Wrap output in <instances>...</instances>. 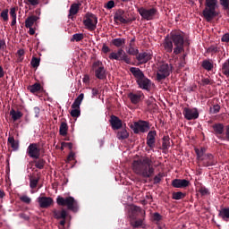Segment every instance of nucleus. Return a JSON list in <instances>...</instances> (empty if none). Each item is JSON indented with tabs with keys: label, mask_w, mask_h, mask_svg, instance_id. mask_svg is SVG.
Returning <instances> with one entry per match:
<instances>
[{
	"label": "nucleus",
	"mask_w": 229,
	"mask_h": 229,
	"mask_svg": "<svg viewBox=\"0 0 229 229\" xmlns=\"http://www.w3.org/2000/svg\"><path fill=\"white\" fill-rule=\"evenodd\" d=\"M67 131H69V125H66V123L62 122L60 123V136L65 137Z\"/></svg>",
	"instance_id": "obj_35"
},
{
	"label": "nucleus",
	"mask_w": 229,
	"mask_h": 229,
	"mask_svg": "<svg viewBox=\"0 0 229 229\" xmlns=\"http://www.w3.org/2000/svg\"><path fill=\"white\" fill-rule=\"evenodd\" d=\"M219 47L217 46H210L208 48V53H210L212 55H216V53H219Z\"/></svg>",
	"instance_id": "obj_43"
},
{
	"label": "nucleus",
	"mask_w": 229,
	"mask_h": 229,
	"mask_svg": "<svg viewBox=\"0 0 229 229\" xmlns=\"http://www.w3.org/2000/svg\"><path fill=\"white\" fill-rule=\"evenodd\" d=\"M27 90L31 92V94L38 93L39 91H42V85H39L38 82L33 83V85H29L27 87Z\"/></svg>",
	"instance_id": "obj_27"
},
{
	"label": "nucleus",
	"mask_w": 229,
	"mask_h": 229,
	"mask_svg": "<svg viewBox=\"0 0 229 229\" xmlns=\"http://www.w3.org/2000/svg\"><path fill=\"white\" fill-rule=\"evenodd\" d=\"M195 154L197 155V161L201 163L203 167H211L216 164L212 154H206V148H195Z\"/></svg>",
	"instance_id": "obj_5"
},
{
	"label": "nucleus",
	"mask_w": 229,
	"mask_h": 229,
	"mask_svg": "<svg viewBox=\"0 0 229 229\" xmlns=\"http://www.w3.org/2000/svg\"><path fill=\"white\" fill-rule=\"evenodd\" d=\"M27 2H28L31 6H38V4H40V0H27Z\"/></svg>",
	"instance_id": "obj_53"
},
{
	"label": "nucleus",
	"mask_w": 229,
	"mask_h": 229,
	"mask_svg": "<svg viewBox=\"0 0 229 229\" xmlns=\"http://www.w3.org/2000/svg\"><path fill=\"white\" fill-rule=\"evenodd\" d=\"M137 12L138 13H140L143 21H153L158 13V10H157V8L155 7H152L150 9H146L145 7H139L137 9Z\"/></svg>",
	"instance_id": "obj_12"
},
{
	"label": "nucleus",
	"mask_w": 229,
	"mask_h": 229,
	"mask_svg": "<svg viewBox=\"0 0 229 229\" xmlns=\"http://www.w3.org/2000/svg\"><path fill=\"white\" fill-rule=\"evenodd\" d=\"M54 218H55V220H66V218H69V212L64 208L54 210Z\"/></svg>",
	"instance_id": "obj_23"
},
{
	"label": "nucleus",
	"mask_w": 229,
	"mask_h": 229,
	"mask_svg": "<svg viewBox=\"0 0 229 229\" xmlns=\"http://www.w3.org/2000/svg\"><path fill=\"white\" fill-rule=\"evenodd\" d=\"M130 72L132 74V77H135L137 86L140 87L141 90L149 92L151 87L150 79H148L144 75V72H142L141 70H139V68L132 67L130 69Z\"/></svg>",
	"instance_id": "obj_3"
},
{
	"label": "nucleus",
	"mask_w": 229,
	"mask_h": 229,
	"mask_svg": "<svg viewBox=\"0 0 229 229\" xmlns=\"http://www.w3.org/2000/svg\"><path fill=\"white\" fill-rule=\"evenodd\" d=\"M83 24L89 31H96L98 28V16L92 13H87L84 15Z\"/></svg>",
	"instance_id": "obj_10"
},
{
	"label": "nucleus",
	"mask_w": 229,
	"mask_h": 229,
	"mask_svg": "<svg viewBox=\"0 0 229 229\" xmlns=\"http://www.w3.org/2000/svg\"><path fill=\"white\" fill-rule=\"evenodd\" d=\"M0 17H2V19L4 21H8V9H4V11H2V13H0Z\"/></svg>",
	"instance_id": "obj_48"
},
{
	"label": "nucleus",
	"mask_w": 229,
	"mask_h": 229,
	"mask_svg": "<svg viewBox=\"0 0 229 229\" xmlns=\"http://www.w3.org/2000/svg\"><path fill=\"white\" fill-rule=\"evenodd\" d=\"M39 182V178H31L30 181H29V187H30L32 190L35 188L40 189L42 186H38V182Z\"/></svg>",
	"instance_id": "obj_36"
},
{
	"label": "nucleus",
	"mask_w": 229,
	"mask_h": 229,
	"mask_svg": "<svg viewBox=\"0 0 229 229\" xmlns=\"http://www.w3.org/2000/svg\"><path fill=\"white\" fill-rule=\"evenodd\" d=\"M83 40V33H76L72 35L71 42H81Z\"/></svg>",
	"instance_id": "obj_40"
},
{
	"label": "nucleus",
	"mask_w": 229,
	"mask_h": 229,
	"mask_svg": "<svg viewBox=\"0 0 229 229\" xmlns=\"http://www.w3.org/2000/svg\"><path fill=\"white\" fill-rule=\"evenodd\" d=\"M93 72H95V78H98V80L106 79V71L104 70L102 62L95 61L93 63Z\"/></svg>",
	"instance_id": "obj_13"
},
{
	"label": "nucleus",
	"mask_w": 229,
	"mask_h": 229,
	"mask_svg": "<svg viewBox=\"0 0 229 229\" xmlns=\"http://www.w3.org/2000/svg\"><path fill=\"white\" fill-rule=\"evenodd\" d=\"M144 98V93L137 91V93H128V99L131 100V104L137 105Z\"/></svg>",
	"instance_id": "obj_18"
},
{
	"label": "nucleus",
	"mask_w": 229,
	"mask_h": 229,
	"mask_svg": "<svg viewBox=\"0 0 229 229\" xmlns=\"http://www.w3.org/2000/svg\"><path fill=\"white\" fill-rule=\"evenodd\" d=\"M18 217H20V219H22L24 221H29V216H27V214L20 213L18 215Z\"/></svg>",
	"instance_id": "obj_57"
},
{
	"label": "nucleus",
	"mask_w": 229,
	"mask_h": 229,
	"mask_svg": "<svg viewBox=\"0 0 229 229\" xmlns=\"http://www.w3.org/2000/svg\"><path fill=\"white\" fill-rule=\"evenodd\" d=\"M6 46V43L4 40L0 39V49H4V47Z\"/></svg>",
	"instance_id": "obj_63"
},
{
	"label": "nucleus",
	"mask_w": 229,
	"mask_h": 229,
	"mask_svg": "<svg viewBox=\"0 0 229 229\" xmlns=\"http://www.w3.org/2000/svg\"><path fill=\"white\" fill-rule=\"evenodd\" d=\"M17 9L15 7H12L11 11H10V15L12 17V19L13 18H17Z\"/></svg>",
	"instance_id": "obj_54"
},
{
	"label": "nucleus",
	"mask_w": 229,
	"mask_h": 229,
	"mask_svg": "<svg viewBox=\"0 0 229 229\" xmlns=\"http://www.w3.org/2000/svg\"><path fill=\"white\" fill-rule=\"evenodd\" d=\"M27 155L29 157L32 159H38L39 158V147L36 143L29 144L27 147Z\"/></svg>",
	"instance_id": "obj_17"
},
{
	"label": "nucleus",
	"mask_w": 229,
	"mask_h": 229,
	"mask_svg": "<svg viewBox=\"0 0 229 229\" xmlns=\"http://www.w3.org/2000/svg\"><path fill=\"white\" fill-rule=\"evenodd\" d=\"M55 203L60 207H66V209L71 210V212H77V201L72 197H61L57 196L55 199Z\"/></svg>",
	"instance_id": "obj_8"
},
{
	"label": "nucleus",
	"mask_w": 229,
	"mask_h": 229,
	"mask_svg": "<svg viewBox=\"0 0 229 229\" xmlns=\"http://www.w3.org/2000/svg\"><path fill=\"white\" fill-rule=\"evenodd\" d=\"M201 67L203 68V70H206L207 72H212V62H210V60H203V62H201Z\"/></svg>",
	"instance_id": "obj_33"
},
{
	"label": "nucleus",
	"mask_w": 229,
	"mask_h": 229,
	"mask_svg": "<svg viewBox=\"0 0 229 229\" xmlns=\"http://www.w3.org/2000/svg\"><path fill=\"white\" fill-rule=\"evenodd\" d=\"M74 157H75V154L71 152V153H69V157H66V160L72 161L74 159Z\"/></svg>",
	"instance_id": "obj_62"
},
{
	"label": "nucleus",
	"mask_w": 229,
	"mask_h": 229,
	"mask_svg": "<svg viewBox=\"0 0 229 229\" xmlns=\"http://www.w3.org/2000/svg\"><path fill=\"white\" fill-rule=\"evenodd\" d=\"M38 160H34L33 164L36 165V168L42 170L44 169V164H46V161H44V159L42 158H36Z\"/></svg>",
	"instance_id": "obj_38"
},
{
	"label": "nucleus",
	"mask_w": 229,
	"mask_h": 229,
	"mask_svg": "<svg viewBox=\"0 0 229 229\" xmlns=\"http://www.w3.org/2000/svg\"><path fill=\"white\" fill-rule=\"evenodd\" d=\"M221 73L229 78V59L225 60L224 64H221Z\"/></svg>",
	"instance_id": "obj_30"
},
{
	"label": "nucleus",
	"mask_w": 229,
	"mask_h": 229,
	"mask_svg": "<svg viewBox=\"0 0 229 229\" xmlns=\"http://www.w3.org/2000/svg\"><path fill=\"white\" fill-rule=\"evenodd\" d=\"M170 38L174 44V55H182L183 58H185L187 55L185 54V49L183 48V44H185L183 35H182L180 32H172L170 34Z\"/></svg>",
	"instance_id": "obj_4"
},
{
	"label": "nucleus",
	"mask_w": 229,
	"mask_h": 229,
	"mask_svg": "<svg viewBox=\"0 0 229 229\" xmlns=\"http://www.w3.org/2000/svg\"><path fill=\"white\" fill-rule=\"evenodd\" d=\"M81 6V4H76V3L72 4L70 6L69 14H68L69 19H72V16L76 15L78 12H80Z\"/></svg>",
	"instance_id": "obj_24"
},
{
	"label": "nucleus",
	"mask_w": 229,
	"mask_h": 229,
	"mask_svg": "<svg viewBox=\"0 0 229 229\" xmlns=\"http://www.w3.org/2000/svg\"><path fill=\"white\" fill-rule=\"evenodd\" d=\"M18 56H23L24 55V49H19L17 51Z\"/></svg>",
	"instance_id": "obj_64"
},
{
	"label": "nucleus",
	"mask_w": 229,
	"mask_h": 229,
	"mask_svg": "<svg viewBox=\"0 0 229 229\" xmlns=\"http://www.w3.org/2000/svg\"><path fill=\"white\" fill-rule=\"evenodd\" d=\"M199 194H201V196H207L208 194V189L204 186L199 187Z\"/></svg>",
	"instance_id": "obj_47"
},
{
	"label": "nucleus",
	"mask_w": 229,
	"mask_h": 229,
	"mask_svg": "<svg viewBox=\"0 0 229 229\" xmlns=\"http://www.w3.org/2000/svg\"><path fill=\"white\" fill-rule=\"evenodd\" d=\"M131 167L132 173L141 176V178H150L155 174V168L152 167V161L148 157L132 161Z\"/></svg>",
	"instance_id": "obj_1"
},
{
	"label": "nucleus",
	"mask_w": 229,
	"mask_h": 229,
	"mask_svg": "<svg viewBox=\"0 0 229 229\" xmlns=\"http://www.w3.org/2000/svg\"><path fill=\"white\" fill-rule=\"evenodd\" d=\"M161 182V174L155 175L153 178V184H157Z\"/></svg>",
	"instance_id": "obj_55"
},
{
	"label": "nucleus",
	"mask_w": 229,
	"mask_h": 229,
	"mask_svg": "<svg viewBox=\"0 0 229 229\" xmlns=\"http://www.w3.org/2000/svg\"><path fill=\"white\" fill-rule=\"evenodd\" d=\"M9 115L12 116V120H13V122H16L22 118V112L12 109V111H9Z\"/></svg>",
	"instance_id": "obj_31"
},
{
	"label": "nucleus",
	"mask_w": 229,
	"mask_h": 229,
	"mask_svg": "<svg viewBox=\"0 0 229 229\" xmlns=\"http://www.w3.org/2000/svg\"><path fill=\"white\" fill-rule=\"evenodd\" d=\"M212 134H215L216 139L229 142V124L223 125L221 123L212 124Z\"/></svg>",
	"instance_id": "obj_7"
},
{
	"label": "nucleus",
	"mask_w": 229,
	"mask_h": 229,
	"mask_svg": "<svg viewBox=\"0 0 229 229\" xmlns=\"http://www.w3.org/2000/svg\"><path fill=\"white\" fill-rule=\"evenodd\" d=\"M20 202H22L26 205L31 204V198H29L27 195L20 196Z\"/></svg>",
	"instance_id": "obj_41"
},
{
	"label": "nucleus",
	"mask_w": 229,
	"mask_h": 229,
	"mask_svg": "<svg viewBox=\"0 0 229 229\" xmlns=\"http://www.w3.org/2000/svg\"><path fill=\"white\" fill-rule=\"evenodd\" d=\"M131 214V227L132 229L145 228L144 216L146 212L137 206L132 207Z\"/></svg>",
	"instance_id": "obj_2"
},
{
	"label": "nucleus",
	"mask_w": 229,
	"mask_h": 229,
	"mask_svg": "<svg viewBox=\"0 0 229 229\" xmlns=\"http://www.w3.org/2000/svg\"><path fill=\"white\" fill-rule=\"evenodd\" d=\"M39 19L40 18L36 15L29 16L25 20V28H33V24H35L37 22V21H38Z\"/></svg>",
	"instance_id": "obj_25"
},
{
	"label": "nucleus",
	"mask_w": 229,
	"mask_h": 229,
	"mask_svg": "<svg viewBox=\"0 0 229 229\" xmlns=\"http://www.w3.org/2000/svg\"><path fill=\"white\" fill-rule=\"evenodd\" d=\"M154 101H155V98H150V100L147 102V106H148V109L157 110V104L153 103Z\"/></svg>",
	"instance_id": "obj_45"
},
{
	"label": "nucleus",
	"mask_w": 229,
	"mask_h": 229,
	"mask_svg": "<svg viewBox=\"0 0 229 229\" xmlns=\"http://www.w3.org/2000/svg\"><path fill=\"white\" fill-rule=\"evenodd\" d=\"M173 188L183 189L190 185V182L185 179H174L172 182Z\"/></svg>",
	"instance_id": "obj_22"
},
{
	"label": "nucleus",
	"mask_w": 229,
	"mask_h": 229,
	"mask_svg": "<svg viewBox=\"0 0 229 229\" xmlns=\"http://www.w3.org/2000/svg\"><path fill=\"white\" fill-rule=\"evenodd\" d=\"M102 53H104L105 55H106L107 53H110V47L108 46H106V43H104L102 45V49H101Z\"/></svg>",
	"instance_id": "obj_51"
},
{
	"label": "nucleus",
	"mask_w": 229,
	"mask_h": 229,
	"mask_svg": "<svg viewBox=\"0 0 229 229\" xmlns=\"http://www.w3.org/2000/svg\"><path fill=\"white\" fill-rule=\"evenodd\" d=\"M33 114H34V117L36 118L39 117V107L38 106L33 107Z\"/></svg>",
	"instance_id": "obj_60"
},
{
	"label": "nucleus",
	"mask_w": 229,
	"mask_h": 229,
	"mask_svg": "<svg viewBox=\"0 0 229 229\" xmlns=\"http://www.w3.org/2000/svg\"><path fill=\"white\" fill-rule=\"evenodd\" d=\"M127 53L131 56H137V54L139 53V49L135 48V47H129Z\"/></svg>",
	"instance_id": "obj_44"
},
{
	"label": "nucleus",
	"mask_w": 229,
	"mask_h": 229,
	"mask_svg": "<svg viewBox=\"0 0 229 229\" xmlns=\"http://www.w3.org/2000/svg\"><path fill=\"white\" fill-rule=\"evenodd\" d=\"M7 143L10 147H12V148H13V150L18 149V141H15L13 136H9V138L7 139Z\"/></svg>",
	"instance_id": "obj_37"
},
{
	"label": "nucleus",
	"mask_w": 229,
	"mask_h": 229,
	"mask_svg": "<svg viewBox=\"0 0 229 229\" xmlns=\"http://www.w3.org/2000/svg\"><path fill=\"white\" fill-rule=\"evenodd\" d=\"M112 46H114V47H123V46L126 44V38H116L112 39L111 41Z\"/></svg>",
	"instance_id": "obj_28"
},
{
	"label": "nucleus",
	"mask_w": 229,
	"mask_h": 229,
	"mask_svg": "<svg viewBox=\"0 0 229 229\" xmlns=\"http://www.w3.org/2000/svg\"><path fill=\"white\" fill-rule=\"evenodd\" d=\"M206 7L202 12V15L207 22L213 21L215 17L219 15V13L216 11L217 8V0H206Z\"/></svg>",
	"instance_id": "obj_6"
},
{
	"label": "nucleus",
	"mask_w": 229,
	"mask_h": 229,
	"mask_svg": "<svg viewBox=\"0 0 229 229\" xmlns=\"http://www.w3.org/2000/svg\"><path fill=\"white\" fill-rule=\"evenodd\" d=\"M211 84H212V81H210V79H208V78L201 79V86H207Z\"/></svg>",
	"instance_id": "obj_52"
},
{
	"label": "nucleus",
	"mask_w": 229,
	"mask_h": 229,
	"mask_svg": "<svg viewBox=\"0 0 229 229\" xmlns=\"http://www.w3.org/2000/svg\"><path fill=\"white\" fill-rule=\"evenodd\" d=\"M114 6H115V2H114V0H110L107 2V4H106L107 10H112V8H114Z\"/></svg>",
	"instance_id": "obj_56"
},
{
	"label": "nucleus",
	"mask_w": 229,
	"mask_h": 229,
	"mask_svg": "<svg viewBox=\"0 0 229 229\" xmlns=\"http://www.w3.org/2000/svg\"><path fill=\"white\" fill-rule=\"evenodd\" d=\"M64 148L72 149V144L71 142H62V147L60 148V149L64 150Z\"/></svg>",
	"instance_id": "obj_46"
},
{
	"label": "nucleus",
	"mask_w": 229,
	"mask_h": 229,
	"mask_svg": "<svg viewBox=\"0 0 229 229\" xmlns=\"http://www.w3.org/2000/svg\"><path fill=\"white\" fill-rule=\"evenodd\" d=\"M131 130H132V133L139 134V133H146L149 132L150 130V123L146 121H137L132 123L131 125Z\"/></svg>",
	"instance_id": "obj_11"
},
{
	"label": "nucleus",
	"mask_w": 229,
	"mask_h": 229,
	"mask_svg": "<svg viewBox=\"0 0 229 229\" xmlns=\"http://www.w3.org/2000/svg\"><path fill=\"white\" fill-rule=\"evenodd\" d=\"M38 204L40 208H48L53 206V199L51 197H38Z\"/></svg>",
	"instance_id": "obj_19"
},
{
	"label": "nucleus",
	"mask_w": 229,
	"mask_h": 229,
	"mask_svg": "<svg viewBox=\"0 0 229 229\" xmlns=\"http://www.w3.org/2000/svg\"><path fill=\"white\" fill-rule=\"evenodd\" d=\"M172 72L173 65L166 63H161L157 67V74H156V80H157V81H162L165 80V78H168Z\"/></svg>",
	"instance_id": "obj_9"
},
{
	"label": "nucleus",
	"mask_w": 229,
	"mask_h": 229,
	"mask_svg": "<svg viewBox=\"0 0 229 229\" xmlns=\"http://www.w3.org/2000/svg\"><path fill=\"white\" fill-rule=\"evenodd\" d=\"M219 218L224 222H229V208H223L219 210Z\"/></svg>",
	"instance_id": "obj_26"
},
{
	"label": "nucleus",
	"mask_w": 229,
	"mask_h": 229,
	"mask_svg": "<svg viewBox=\"0 0 229 229\" xmlns=\"http://www.w3.org/2000/svg\"><path fill=\"white\" fill-rule=\"evenodd\" d=\"M116 55L118 58H123L125 55L124 50H123V48H119Z\"/></svg>",
	"instance_id": "obj_59"
},
{
	"label": "nucleus",
	"mask_w": 229,
	"mask_h": 229,
	"mask_svg": "<svg viewBox=\"0 0 229 229\" xmlns=\"http://www.w3.org/2000/svg\"><path fill=\"white\" fill-rule=\"evenodd\" d=\"M183 118L188 121L197 120L199 118V111L197 108L183 107Z\"/></svg>",
	"instance_id": "obj_16"
},
{
	"label": "nucleus",
	"mask_w": 229,
	"mask_h": 229,
	"mask_svg": "<svg viewBox=\"0 0 229 229\" xmlns=\"http://www.w3.org/2000/svg\"><path fill=\"white\" fill-rule=\"evenodd\" d=\"M39 66V58H31V67L38 68Z\"/></svg>",
	"instance_id": "obj_49"
},
{
	"label": "nucleus",
	"mask_w": 229,
	"mask_h": 229,
	"mask_svg": "<svg viewBox=\"0 0 229 229\" xmlns=\"http://www.w3.org/2000/svg\"><path fill=\"white\" fill-rule=\"evenodd\" d=\"M183 198H185V193L181 191L173 192V199L180 200V199H183Z\"/></svg>",
	"instance_id": "obj_39"
},
{
	"label": "nucleus",
	"mask_w": 229,
	"mask_h": 229,
	"mask_svg": "<svg viewBox=\"0 0 229 229\" xmlns=\"http://www.w3.org/2000/svg\"><path fill=\"white\" fill-rule=\"evenodd\" d=\"M221 110V106L218 105H212V107H210V114H216Z\"/></svg>",
	"instance_id": "obj_42"
},
{
	"label": "nucleus",
	"mask_w": 229,
	"mask_h": 229,
	"mask_svg": "<svg viewBox=\"0 0 229 229\" xmlns=\"http://www.w3.org/2000/svg\"><path fill=\"white\" fill-rule=\"evenodd\" d=\"M173 40L166 38L164 42V47L166 53H173Z\"/></svg>",
	"instance_id": "obj_32"
},
{
	"label": "nucleus",
	"mask_w": 229,
	"mask_h": 229,
	"mask_svg": "<svg viewBox=\"0 0 229 229\" xmlns=\"http://www.w3.org/2000/svg\"><path fill=\"white\" fill-rule=\"evenodd\" d=\"M153 220L156 222L161 221V215L159 213H154L153 214Z\"/></svg>",
	"instance_id": "obj_58"
},
{
	"label": "nucleus",
	"mask_w": 229,
	"mask_h": 229,
	"mask_svg": "<svg viewBox=\"0 0 229 229\" xmlns=\"http://www.w3.org/2000/svg\"><path fill=\"white\" fill-rule=\"evenodd\" d=\"M82 100H84V94H80L73 101V104L71 105V108L73 109L71 110V117H80V105H81Z\"/></svg>",
	"instance_id": "obj_14"
},
{
	"label": "nucleus",
	"mask_w": 229,
	"mask_h": 229,
	"mask_svg": "<svg viewBox=\"0 0 229 229\" xmlns=\"http://www.w3.org/2000/svg\"><path fill=\"white\" fill-rule=\"evenodd\" d=\"M222 42H229V33H225L222 36Z\"/></svg>",
	"instance_id": "obj_61"
},
{
	"label": "nucleus",
	"mask_w": 229,
	"mask_h": 229,
	"mask_svg": "<svg viewBox=\"0 0 229 229\" xmlns=\"http://www.w3.org/2000/svg\"><path fill=\"white\" fill-rule=\"evenodd\" d=\"M157 137L156 131H148V134L146 135V146L148 148H155V138Z\"/></svg>",
	"instance_id": "obj_21"
},
{
	"label": "nucleus",
	"mask_w": 229,
	"mask_h": 229,
	"mask_svg": "<svg viewBox=\"0 0 229 229\" xmlns=\"http://www.w3.org/2000/svg\"><path fill=\"white\" fill-rule=\"evenodd\" d=\"M135 20V17L132 19H124V10L123 9H118L114 15V22H121L122 24H130V22H133Z\"/></svg>",
	"instance_id": "obj_15"
},
{
	"label": "nucleus",
	"mask_w": 229,
	"mask_h": 229,
	"mask_svg": "<svg viewBox=\"0 0 229 229\" xmlns=\"http://www.w3.org/2000/svg\"><path fill=\"white\" fill-rule=\"evenodd\" d=\"M138 58H151V53L148 52H143L139 54Z\"/></svg>",
	"instance_id": "obj_50"
},
{
	"label": "nucleus",
	"mask_w": 229,
	"mask_h": 229,
	"mask_svg": "<svg viewBox=\"0 0 229 229\" xmlns=\"http://www.w3.org/2000/svg\"><path fill=\"white\" fill-rule=\"evenodd\" d=\"M128 139V131L126 129H120L117 131V140H123Z\"/></svg>",
	"instance_id": "obj_34"
},
{
	"label": "nucleus",
	"mask_w": 229,
	"mask_h": 229,
	"mask_svg": "<svg viewBox=\"0 0 229 229\" xmlns=\"http://www.w3.org/2000/svg\"><path fill=\"white\" fill-rule=\"evenodd\" d=\"M168 148H170V137L164 136V138H161V149L165 151L168 150Z\"/></svg>",
	"instance_id": "obj_29"
},
{
	"label": "nucleus",
	"mask_w": 229,
	"mask_h": 229,
	"mask_svg": "<svg viewBox=\"0 0 229 229\" xmlns=\"http://www.w3.org/2000/svg\"><path fill=\"white\" fill-rule=\"evenodd\" d=\"M109 124H111V128L113 131L122 130V120L115 115H111V119L108 120Z\"/></svg>",
	"instance_id": "obj_20"
}]
</instances>
